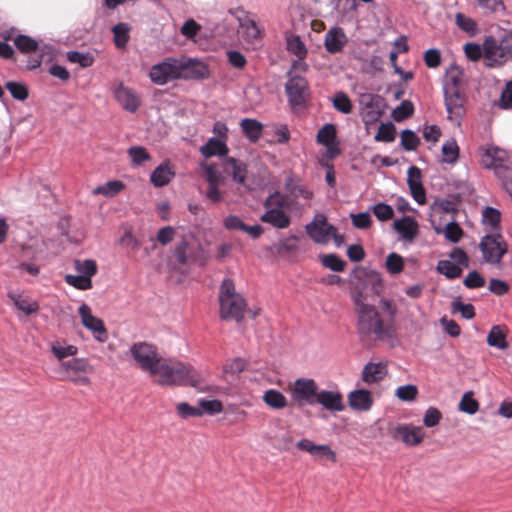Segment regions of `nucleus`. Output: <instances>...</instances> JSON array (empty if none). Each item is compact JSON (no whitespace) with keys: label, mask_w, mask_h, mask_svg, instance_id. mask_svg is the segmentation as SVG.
Masks as SVG:
<instances>
[{"label":"nucleus","mask_w":512,"mask_h":512,"mask_svg":"<svg viewBox=\"0 0 512 512\" xmlns=\"http://www.w3.org/2000/svg\"><path fill=\"white\" fill-rule=\"evenodd\" d=\"M348 403L352 410L367 412L373 405L371 392L366 389H356L348 394Z\"/></svg>","instance_id":"nucleus-24"},{"label":"nucleus","mask_w":512,"mask_h":512,"mask_svg":"<svg viewBox=\"0 0 512 512\" xmlns=\"http://www.w3.org/2000/svg\"><path fill=\"white\" fill-rule=\"evenodd\" d=\"M407 182L410 192H424L421 180V171L415 166H411L407 172Z\"/></svg>","instance_id":"nucleus-45"},{"label":"nucleus","mask_w":512,"mask_h":512,"mask_svg":"<svg viewBox=\"0 0 512 512\" xmlns=\"http://www.w3.org/2000/svg\"><path fill=\"white\" fill-rule=\"evenodd\" d=\"M452 310L454 312H460L462 317L465 319H472L475 317V308L470 303H463L460 298H456L452 302Z\"/></svg>","instance_id":"nucleus-54"},{"label":"nucleus","mask_w":512,"mask_h":512,"mask_svg":"<svg viewBox=\"0 0 512 512\" xmlns=\"http://www.w3.org/2000/svg\"><path fill=\"white\" fill-rule=\"evenodd\" d=\"M333 107L343 113L349 114L352 111V102L344 92H337L332 99Z\"/></svg>","instance_id":"nucleus-46"},{"label":"nucleus","mask_w":512,"mask_h":512,"mask_svg":"<svg viewBox=\"0 0 512 512\" xmlns=\"http://www.w3.org/2000/svg\"><path fill=\"white\" fill-rule=\"evenodd\" d=\"M176 60L178 79L190 80L208 77L209 71L203 62L185 56L176 58Z\"/></svg>","instance_id":"nucleus-14"},{"label":"nucleus","mask_w":512,"mask_h":512,"mask_svg":"<svg viewBox=\"0 0 512 512\" xmlns=\"http://www.w3.org/2000/svg\"><path fill=\"white\" fill-rule=\"evenodd\" d=\"M392 437L395 440H401L407 445L415 446L423 440L424 433L421 427H412L406 424H401L394 429Z\"/></svg>","instance_id":"nucleus-22"},{"label":"nucleus","mask_w":512,"mask_h":512,"mask_svg":"<svg viewBox=\"0 0 512 512\" xmlns=\"http://www.w3.org/2000/svg\"><path fill=\"white\" fill-rule=\"evenodd\" d=\"M316 404H320L326 410L332 412H341L344 410L343 397L337 390H321L318 391Z\"/></svg>","instance_id":"nucleus-23"},{"label":"nucleus","mask_w":512,"mask_h":512,"mask_svg":"<svg viewBox=\"0 0 512 512\" xmlns=\"http://www.w3.org/2000/svg\"><path fill=\"white\" fill-rule=\"evenodd\" d=\"M437 271L448 279H456L462 274V269L449 260H440L437 264Z\"/></svg>","instance_id":"nucleus-36"},{"label":"nucleus","mask_w":512,"mask_h":512,"mask_svg":"<svg viewBox=\"0 0 512 512\" xmlns=\"http://www.w3.org/2000/svg\"><path fill=\"white\" fill-rule=\"evenodd\" d=\"M387 372V367L384 363L368 362L362 370V380L367 384H373L383 380Z\"/></svg>","instance_id":"nucleus-27"},{"label":"nucleus","mask_w":512,"mask_h":512,"mask_svg":"<svg viewBox=\"0 0 512 512\" xmlns=\"http://www.w3.org/2000/svg\"><path fill=\"white\" fill-rule=\"evenodd\" d=\"M112 94L122 109L130 113L136 112L141 105L138 93L134 89L125 86L123 82H119L113 87Z\"/></svg>","instance_id":"nucleus-17"},{"label":"nucleus","mask_w":512,"mask_h":512,"mask_svg":"<svg viewBox=\"0 0 512 512\" xmlns=\"http://www.w3.org/2000/svg\"><path fill=\"white\" fill-rule=\"evenodd\" d=\"M130 353L139 367L148 371L151 375L156 373V369L162 361L155 346L146 342L135 343L130 348Z\"/></svg>","instance_id":"nucleus-8"},{"label":"nucleus","mask_w":512,"mask_h":512,"mask_svg":"<svg viewBox=\"0 0 512 512\" xmlns=\"http://www.w3.org/2000/svg\"><path fill=\"white\" fill-rule=\"evenodd\" d=\"M220 317L223 320L241 322L247 306L245 298L236 291L235 283L225 278L219 288Z\"/></svg>","instance_id":"nucleus-3"},{"label":"nucleus","mask_w":512,"mask_h":512,"mask_svg":"<svg viewBox=\"0 0 512 512\" xmlns=\"http://www.w3.org/2000/svg\"><path fill=\"white\" fill-rule=\"evenodd\" d=\"M263 401L273 409H282L287 406V399L284 394L275 389L267 390L263 395Z\"/></svg>","instance_id":"nucleus-33"},{"label":"nucleus","mask_w":512,"mask_h":512,"mask_svg":"<svg viewBox=\"0 0 512 512\" xmlns=\"http://www.w3.org/2000/svg\"><path fill=\"white\" fill-rule=\"evenodd\" d=\"M317 141L328 146L336 141V128L333 124H325L317 133Z\"/></svg>","instance_id":"nucleus-43"},{"label":"nucleus","mask_w":512,"mask_h":512,"mask_svg":"<svg viewBox=\"0 0 512 512\" xmlns=\"http://www.w3.org/2000/svg\"><path fill=\"white\" fill-rule=\"evenodd\" d=\"M74 267L79 274L91 279L97 273V264L92 259L75 260Z\"/></svg>","instance_id":"nucleus-42"},{"label":"nucleus","mask_w":512,"mask_h":512,"mask_svg":"<svg viewBox=\"0 0 512 512\" xmlns=\"http://www.w3.org/2000/svg\"><path fill=\"white\" fill-rule=\"evenodd\" d=\"M174 177V171L169 163L160 164L151 174L150 180L156 187H162Z\"/></svg>","instance_id":"nucleus-28"},{"label":"nucleus","mask_w":512,"mask_h":512,"mask_svg":"<svg viewBox=\"0 0 512 512\" xmlns=\"http://www.w3.org/2000/svg\"><path fill=\"white\" fill-rule=\"evenodd\" d=\"M463 231L458 223L449 222L444 229V236L452 243H457L461 239Z\"/></svg>","instance_id":"nucleus-59"},{"label":"nucleus","mask_w":512,"mask_h":512,"mask_svg":"<svg viewBox=\"0 0 512 512\" xmlns=\"http://www.w3.org/2000/svg\"><path fill=\"white\" fill-rule=\"evenodd\" d=\"M65 281L67 284L79 289V290H88L92 288L91 279H87V277L79 275H71L68 274L65 276Z\"/></svg>","instance_id":"nucleus-55"},{"label":"nucleus","mask_w":512,"mask_h":512,"mask_svg":"<svg viewBox=\"0 0 512 512\" xmlns=\"http://www.w3.org/2000/svg\"><path fill=\"white\" fill-rule=\"evenodd\" d=\"M414 112L413 104L410 101H403L392 112L395 121L400 122L410 117Z\"/></svg>","instance_id":"nucleus-52"},{"label":"nucleus","mask_w":512,"mask_h":512,"mask_svg":"<svg viewBox=\"0 0 512 512\" xmlns=\"http://www.w3.org/2000/svg\"><path fill=\"white\" fill-rule=\"evenodd\" d=\"M509 56H512V45L507 42V35L500 43L493 38L487 37L483 42V59L488 67H494L505 63Z\"/></svg>","instance_id":"nucleus-7"},{"label":"nucleus","mask_w":512,"mask_h":512,"mask_svg":"<svg viewBox=\"0 0 512 512\" xmlns=\"http://www.w3.org/2000/svg\"><path fill=\"white\" fill-rule=\"evenodd\" d=\"M201 155L205 158L211 157H225L229 152L227 142L224 139H218L211 137L208 141L202 145L199 149Z\"/></svg>","instance_id":"nucleus-26"},{"label":"nucleus","mask_w":512,"mask_h":512,"mask_svg":"<svg viewBox=\"0 0 512 512\" xmlns=\"http://www.w3.org/2000/svg\"><path fill=\"white\" fill-rule=\"evenodd\" d=\"M127 153L134 165H141L151 158L147 150L142 146H132L128 149Z\"/></svg>","instance_id":"nucleus-51"},{"label":"nucleus","mask_w":512,"mask_h":512,"mask_svg":"<svg viewBox=\"0 0 512 512\" xmlns=\"http://www.w3.org/2000/svg\"><path fill=\"white\" fill-rule=\"evenodd\" d=\"M240 33L243 39L248 43H254L262 40L264 29L256 21L255 17L248 12H242L237 17Z\"/></svg>","instance_id":"nucleus-18"},{"label":"nucleus","mask_w":512,"mask_h":512,"mask_svg":"<svg viewBox=\"0 0 512 512\" xmlns=\"http://www.w3.org/2000/svg\"><path fill=\"white\" fill-rule=\"evenodd\" d=\"M78 313L84 327L93 332L97 341L105 342L108 339L104 322L100 318L92 315L91 308L87 304H82L78 308Z\"/></svg>","instance_id":"nucleus-19"},{"label":"nucleus","mask_w":512,"mask_h":512,"mask_svg":"<svg viewBox=\"0 0 512 512\" xmlns=\"http://www.w3.org/2000/svg\"><path fill=\"white\" fill-rule=\"evenodd\" d=\"M420 144V138L412 130H403L401 133V146L406 151L415 150Z\"/></svg>","instance_id":"nucleus-50"},{"label":"nucleus","mask_w":512,"mask_h":512,"mask_svg":"<svg viewBox=\"0 0 512 512\" xmlns=\"http://www.w3.org/2000/svg\"><path fill=\"white\" fill-rule=\"evenodd\" d=\"M67 59L72 63H78L81 67H90L94 58L89 53H81L78 51H70L67 53Z\"/></svg>","instance_id":"nucleus-57"},{"label":"nucleus","mask_w":512,"mask_h":512,"mask_svg":"<svg viewBox=\"0 0 512 512\" xmlns=\"http://www.w3.org/2000/svg\"><path fill=\"white\" fill-rule=\"evenodd\" d=\"M240 126L250 141L255 142L261 137L263 125L259 121L245 118L241 120Z\"/></svg>","instance_id":"nucleus-32"},{"label":"nucleus","mask_w":512,"mask_h":512,"mask_svg":"<svg viewBox=\"0 0 512 512\" xmlns=\"http://www.w3.org/2000/svg\"><path fill=\"white\" fill-rule=\"evenodd\" d=\"M360 115L366 125L376 123L383 114L385 101L379 95L364 93L360 96Z\"/></svg>","instance_id":"nucleus-10"},{"label":"nucleus","mask_w":512,"mask_h":512,"mask_svg":"<svg viewBox=\"0 0 512 512\" xmlns=\"http://www.w3.org/2000/svg\"><path fill=\"white\" fill-rule=\"evenodd\" d=\"M224 172L231 175L233 181L244 184L247 179V166L246 164L234 157H226L223 160Z\"/></svg>","instance_id":"nucleus-25"},{"label":"nucleus","mask_w":512,"mask_h":512,"mask_svg":"<svg viewBox=\"0 0 512 512\" xmlns=\"http://www.w3.org/2000/svg\"><path fill=\"white\" fill-rule=\"evenodd\" d=\"M479 248L483 259L489 264H499L504 254L507 252V243L501 233H489L482 237Z\"/></svg>","instance_id":"nucleus-9"},{"label":"nucleus","mask_w":512,"mask_h":512,"mask_svg":"<svg viewBox=\"0 0 512 512\" xmlns=\"http://www.w3.org/2000/svg\"><path fill=\"white\" fill-rule=\"evenodd\" d=\"M459 410L469 415L475 414L479 410V403L473 398L472 391L464 393L462 396L459 406Z\"/></svg>","instance_id":"nucleus-40"},{"label":"nucleus","mask_w":512,"mask_h":512,"mask_svg":"<svg viewBox=\"0 0 512 512\" xmlns=\"http://www.w3.org/2000/svg\"><path fill=\"white\" fill-rule=\"evenodd\" d=\"M149 78L153 84L159 86H163L173 80H178L176 58L168 57L162 62L152 65L149 71Z\"/></svg>","instance_id":"nucleus-13"},{"label":"nucleus","mask_w":512,"mask_h":512,"mask_svg":"<svg viewBox=\"0 0 512 512\" xmlns=\"http://www.w3.org/2000/svg\"><path fill=\"white\" fill-rule=\"evenodd\" d=\"M62 368L66 371L67 375L86 373L88 369V362L83 358H73L62 363Z\"/></svg>","instance_id":"nucleus-41"},{"label":"nucleus","mask_w":512,"mask_h":512,"mask_svg":"<svg viewBox=\"0 0 512 512\" xmlns=\"http://www.w3.org/2000/svg\"><path fill=\"white\" fill-rule=\"evenodd\" d=\"M396 137V128L393 123H382L379 128L378 132L375 135L376 141H382V142H392L394 141Z\"/></svg>","instance_id":"nucleus-47"},{"label":"nucleus","mask_w":512,"mask_h":512,"mask_svg":"<svg viewBox=\"0 0 512 512\" xmlns=\"http://www.w3.org/2000/svg\"><path fill=\"white\" fill-rule=\"evenodd\" d=\"M445 106L450 119L459 121L464 115V99L458 89V81L451 77L449 83L444 86Z\"/></svg>","instance_id":"nucleus-11"},{"label":"nucleus","mask_w":512,"mask_h":512,"mask_svg":"<svg viewBox=\"0 0 512 512\" xmlns=\"http://www.w3.org/2000/svg\"><path fill=\"white\" fill-rule=\"evenodd\" d=\"M351 298L357 316V333L361 339L370 338L371 336L379 340L394 338L393 327L384 324L375 306L366 302V296L363 292L353 291Z\"/></svg>","instance_id":"nucleus-1"},{"label":"nucleus","mask_w":512,"mask_h":512,"mask_svg":"<svg viewBox=\"0 0 512 512\" xmlns=\"http://www.w3.org/2000/svg\"><path fill=\"white\" fill-rule=\"evenodd\" d=\"M469 289L481 288L485 285V278L476 270L470 271L463 281Z\"/></svg>","instance_id":"nucleus-63"},{"label":"nucleus","mask_w":512,"mask_h":512,"mask_svg":"<svg viewBox=\"0 0 512 512\" xmlns=\"http://www.w3.org/2000/svg\"><path fill=\"white\" fill-rule=\"evenodd\" d=\"M8 296L13 301L15 307L22 311L26 316H30L39 310L38 303L36 301L29 300L28 297L13 292H10Z\"/></svg>","instance_id":"nucleus-29"},{"label":"nucleus","mask_w":512,"mask_h":512,"mask_svg":"<svg viewBox=\"0 0 512 512\" xmlns=\"http://www.w3.org/2000/svg\"><path fill=\"white\" fill-rule=\"evenodd\" d=\"M393 229L399 234L398 240L413 243L419 233L417 221L411 216H404L393 222Z\"/></svg>","instance_id":"nucleus-20"},{"label":"nucleus","mask_w":512,"mask_h":512,"mask_svg":"<svg viewBox=\"0 0 512 512\" xmlns=\"http://www.w3.org/2000/svg\"><path fill=\"white\" fill-rule=\"evenodd\" d=\"M318 387L313 379L299 378L294 383L292 398L299 407L316 404Z\"/></svg>","instance_id":"nucleus-15"},{"label":"nucleus","mask_w":512,"mask_h":512,"mask_svg":"<svg viewBox=\"0 0 512 512\" xmlns=\"http://www.w3.org/2000/svg\"><path fill=\"white\" fill-rule=\"evenodd\" d=\"M287 50L300 59H304L307 55L306 46L299 36H291L287 38Z\"/></svg>","instance_id":"nucleus-44"},{"label":"nucleus","mask_w":512,"mask_h":512,"mask_svg":"<svg viewBox=\"0 0 512 512\" xmlns=\"http://www.w3.org/2000/svg\"><path fill=\"white\" fill-rule=\"evenodd\" d=\"M443 161L446 163H454L459 157V147L455 139H449L442 145Z\"/></svg>","instance_id":"nucleus-38"},{"label":"nucleus","mask_w":512,"mask_h":512,"mask_svg":"<svg viewBox=\"0 0 512 512\" xmlns=\"http://www.w3.org/2000/svg\"><path fill=\"white\" fill-rule=\"evenodd\" d=\"M352 225L357 229H367L371 226V216L369 212H360L350 214Z\"/></svg>","instance_id":"nucleus-61"},{"label":"nucleus","mask_w":512,"mask_h":512,"mask_svg":"<svg viewBox=\"0 0 512 512\" xmlns=\"http://www.w3.org/2000/svg\"><path fill=\"white\" fill-rule=\"evenodd\" d=\"M321 264L334 272H342L346 266V262L337 254L330 253L320 256Z\"/></svg>","instance_id":"nucleus-37"},{"label":"nucleus","mask_w":512,"mask_h":512,"mask_svg":"<svg viewBox=\"0 0 512 512\" xmlns=\"http://www.w3.org/2000/svg\"><path fill=\"white\" fill-rule=\"evenodd\" d=\"M200 409L203 410L204 413H208L210 415H214L220 413L223 410V405L219 400L212 399H200L199 401Z\"/></svg>","instance_id":"nucleus-62"},{"label":"nucleus","mask_w":512,"mask_h":512,"mask_svg":"<svg viewBox=\"0 0 512 512\" xmlns=\"http://www.w3.org/2000/svg\"><path fill=\"white\" fill-rule=\"evenodd\" d=\"M154 375L159 376L160 385L168 386L199 387L203 381L201 373L191 365L168 360L161 361Z\"/></svg>","instance_id":"nucleus-2"},{"label":"nucleus","mask_w":512,"mask_h":512,"mask_svg":"<svg viewBox=\"0 0 512 512\" xmlns=\"http://www.w3.org/2000/svg\"><path fill=\"white\" fill-rule=\"evenodd\" d=\"M176 262L181 266L206 265L209 256L207 251L197 242L193 234H187L177 241L173 250Z\"/></svg>","instance_id":"nucleus-4"},{"label":"nucleus","mask_w":512,"mask_h":512,"mask_svg":"<svg viewBox=\"0 0 512 512\" xmlns=\"http://www.w3.org/2000/svg\"><path fill=\"white\" fill-rule=\"evenodd\" d=\"M501 213L498 209L488 206L483 210L482 222L489 227L490 233H500Z\"/></svg>","instance_id":"nucleus-30"},{"label":"nucleus","mask_w":512,"mask_h":512,"mask_svg":"<svg viewBox=\"0 0 512 512\" xmlns=\"http://www.w3.org/2000/svg\"><path fill=\"white\" fill-rule=\"evenodd\" d=\"M203 176L210 184L209 192H217V187L221 182L222 176L218 167L214 163H201Z\"/></svg>","instance_id":"nucleus-31"},{"label":"nucleus","mask_w":512,"mask_h":512,"mask_svg":"<svg viewBox=\"0 0 512 512\" xmlns=\"http://www.w3.org/2000/svg\"><path fill=\"white\" fill-rule=\"evenodd\" d=\"M442 419L441 411L436 407H429L424 414L423 423L426 427L432 428L439 424Z\"/></svg>","instance_id":"nucleus-60"},{"label":"nucleus","mask_w":512,"mask_h":512,"mask_svg":"<svg viewBox=\"0 0 512 512\" xmlns=\"http://www.w3.org/2000/svg\"><path fill=\"white\" fill-rule=\"evenodd\" d=\"M508 154L505 150L490 146L480 150V162L486 168H492L506 192H512V169L505 165Z\"/></svg>","instance_id":"nucleus-5"},{"label":"nucleus","mask_w":512,"mask_h":512,"mask_svg":"<svg viewBox=\"0 0 512 512\" xmlns=\"http://www.w3.org/2000/svg\"><path fill=\"white\" fill-rule=\"evenodd\" d=\"M6 88L11 93L12 97L23 101L28 97V90L25 85L17 82H7Z\"/></svg>","instance_id":"nucleus-64"},{"label":"nucleus","mask_w":512,"mask_h":512,"mask_svg":"<svg viewBox=\"0 0 512 512\" xmlns=\"http://www.w3.org/2000/svg\"><path fill=\"white\" fill-rule=\"evenodd\" d=\"M287 194H269L264 202L265 213L260 220L277 229H285L290 225V205Z\"/></svg>","instance_id":"nucleus-6"},{"label":"nucleus","mask_w":512,"mask_h":512,"mask_svg":"<svg viewBox=\"0 0 512 512\" xmlns=\"http://www.w3.org/2000/svg\"><path fill=\"white\" fill-rule=\"evenodd\" d=\"M176 412L182 419H188L190 417H201L203 410L198 407L191 406L187 402H180L176 405Z\"/></svg>","instance_id":"nucleus-49"},{"label":"nucleus","mask_w":512,"mask_h":512,"mask_svg":"<svg viewBox=\"0 0 512 512\" xmlns=\"http://www.w3.org/2000/svg\"><path fill=\"white\" fill-rule=\"evenodd\" d=\"M288 77L289 79L285 85L288 100L294 107L301 106L305 103L309 94L308 83L301 76H293L292 72H288Z\"/></svg>","instance_id":"nucleus-16"},{"label":"nucleus","mask_w":512,"mask_h":512,"mask_svg":"<svg viewBox=\"0 0 512 512\" xmlns=\"http://www.w3.org/2000/svg\"><path fill=\"white\" fill-rule=\"evenodd\" d=\"M404 268L403 258L395 253H390L386 258V269L390 274H399Z\"/></svg>","instance_id":"nucleus-53"},{"label":"nucleus","mask_w":512,"mask_h":512,"mask_svg":"<svg viewBox=\"0 0 512 512\" xmlns=\"http://www.w3.org/2000/svg\"><path fill=\"white\" fill-rule=\"evenodd\" d=\"M418 394V389L415 385L407 384L399 386L395 395L402 401H413Z\"/></svg>","instance_id":"nucleus-58"},{"label":"nucleus","mask_w":512,"mask_h":512,"mask_svg":"<svg viewBox=\"0 0 512 512\" xmlns=\"http://www.w3.org/2000/svg\"><path fill=\"white\" fill-rule=\"evenodd\" d=\"M347 43L348 37L343 28L339 26L330 28L324 36V47L331 54L341 52Z\"/></svg>","instance_id":"nucleus-21"},{"label":"nucleus","mask_w":512,"mask_h":512,"mask_svg":"<svg viewBox=\"0 0 512 512\" xmlns=\"http://www.w3.org/2000/svg\"><path fill=\"white\" fill-rule=\"evenodd\" d=\"M305 231L314 243L327 244L331 240L335 226L328 222L324 214L318 213L305 225Z\"/></svg>","instance_id":"nucleus-12"},{"label":"nucleus","mask_w":512,"mask_h":512,"mask_svg":"<svg viewBox=\"0 0 512 512\" xmlns=\"http://www.w3.org/2000/svg\"><path fill=\"white\" fill-rule=\"evenodd\" d=\"M487 343L491 347H495L500 350L507 348L505 334L499 326H493L487 336Z\"/></svg>","instance_id":"nucleus-34"},{"label":"nucleus","mask_w":512,"mask_h":512,"mask_svg":"<svg viewBox=\"0 0 512 512\" xmlns=\"http://www.w3.org/2000/svg\"><path fill=\"white\" fill-rule=\"evenodd\" d=\"M130 27L126 23H118L112 28L114 43L117 48H125L129 41Z\"/></svg>","instance_id":"nucleus-35"},{"label":"nucleus","mask_w":512,"mask_h":512,"mask_svg":"<svg viewBox=\"0 0 512 512\" xmlns=\"http://www.w3.org/2000/svg\"><path fill=\"white\" fill-rule=\"evenodd\" d=\"M455 22L459 29L462 31L468 33L469 35L476 34L477 24L471 17H468L463 13H457L455 15Z\"/></svg>","instance_id":"nucleus-48"},{"label":"nucleus","mask_w":512,"mask_h":512,"mask_svg":"<svg viewBox=\"0 0 512 512\" xmlns=\"http://www.w3.org/2000/svg\"><path fill=\"white\" fill-rule=\"evenodd\" d=\"M371 210L373 211L376 218L380 221H387L391 219L394 215V211L392 206L380 202L371 207Z\"/></svg>","instance_id":"nucleus-56"},{"label":"nucleus","mask_w":512,"mask_h":512,"mask_svg":"<svg viewBox=\"0 0 512 512\" xmlns=\"http://www.w3.org/2000/svg\"><path fill=\"white\" fill-rule=\"evenodd\" d=\"M14 44L20 52L25 54L35 52L38 49V42L27 35H18L15 37Z\"/></svg>","instance_id":"nucleus-39"}]
</instances>
